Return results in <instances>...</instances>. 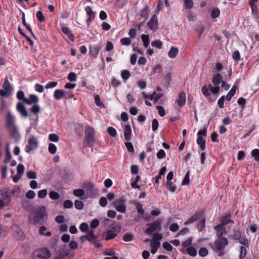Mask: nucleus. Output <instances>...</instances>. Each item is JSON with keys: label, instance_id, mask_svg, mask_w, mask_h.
Wrapping results in <instances>:
<instances>
[{"label": "nucleus", "instance_id": "nucleus-1", "mask_svg": "<svg viewBox=\"0 0 259 259\" xmlns=\"http://www.w3.org/2000/svg\"><path fill=\"white\" fill-rule=\"evenodd\" d=\"M16 97L18 100H22V102H19L16 105V109L21 117L26 118L30 116L24 105H31L33 104L29 109V112L36 115V121H37L38 118L37 114L40 111V107L37 104L39 101L38 97L35 95L31 94L29 96V98H26L22 91H18Z\"/></svg>", "mask_w": 259, "mask_h": 259}, {"label": "nucleus", "instance_id": "nucleus-2", "mask_svg": "<svg viewBox=\"0 0 259 259\" xmlns=\"http://www.w3.org/2000/svg\"><path fill=\"white\" fill-rule=\"evenodd\" d=\"M6 126L12 138L16 142L20 139L17 126L14 123V117L10 111H8L6 117Z\"/></svg>", "mask_w": 259, "mask_h": 259}, {"label": "nucleus", "instance_id": "nucleus-3", "mask_svg": "<svg viewBox=\"0 0 259 259\" xmlns=\"http://www.w3.org/2000/svg\"><path fill=\"white\" fill-rule=\"evenodd\" d=\"M48 214L46 212V208L42 206L37 209L34 214L33 224L34 225H41L45 223L47 221Z\"/></svg>", "mask_w": 259, "mask_h": 259}, {"label": "nucleus", "instance_id": "nucleus-4", "mask_svg": "<svg viewBox=\"0 0 259 259\" xmlns=\"http://www.w3.org/2000/svg\"><path fill=\"white\" fill-rule=\"evenodd\" d=\"M95 131L93 127L90 125L85 127V139L83 143L84 148L91 147L95 142L94 135Z\"/></svg>", "mask_w": 259, "mask_h": 259}, {"label": "nucleus", "instance_id": "nucleus-5", "mask_svg": "<svg viewBox=\"0 0 259 259\" xmlns=\"http://www.w3.org/2000/svg\"><path fill=\"white\" fill-rule=\"evenodd\" d=\"M228 244V239L226 237H221L215 240L213 245L210 243L209 246L215 252H219V256H222L224 254V248Z\"/></svg>", "mask_w": 259, "mask_h": 259}, {"label": "nucleus", "instance_id": "nucleus-6", "mask_svg": "<svg viewBox=\"0 0 259 259\" xmlns=\"http://www.w3.org/2000/svg\"><path fill=\"white\" fill-rule=\"evenodd\" d=\"M51 255V251L48 248L42 247L34 251L32 256L34 259H48Z\"/></svg>", "mask_w": 259, "mask_h": 259}, {"label": "nucleus", "instance_id": "nucleus-7", "mask_svg": "<svg viewBox=\"0 0 259 259\" xmlns=\"http://www.w3.org/2000/svg\"><path fill=\"white\" fill-rule=\"evenodd\" d=\"M148 227L145 231L147 235H151L153 232H159L161 230V223L160 220H157L152 223H148Z\"/></svg>", "mask_w": 259, "mask_h": 259}, {"label": "nucleus", "instance_id": "nucleus-8", "mask_svg": "<svg viewBox=\"0 0 259 259\" xmlns=\"http://www.w3.org/2000/svg\"><path fill=\"white\" fill-rule=\"evenodd\" d=\"M197 143L199 146L201 150H204L206 148V142L203 137H206L207 130L204 128L203 130H200L197 133Z\"/></svg>", "mask_w": 259, "mask_h": 259}, {"label": "nucleus", "instance_id": "nucleus-9", "mask_svg": "<svg viewBox=\"0 0 259 259\" xmlns=\"http://www.w3.org/2000/svg\"><path fill=\"white\" fill-rule=\"evenodd\" d=\"M125 199L123 196L120 197L118 199L115 200L113 204L114 207L118 212L124 213L126 211V205L125 204Z\"/></svg>", "mask_w": 259, "mask_h": 259}, {"label": "nucleus", "instance_id": "nucleus-10", "mask_svg": "<svg viewBox=\"0 0 259 259\" xmlns=\"http://www.w3.org/2000/svg\"><path fill=\"white\" fill-rule=\"evenodd\" d=\"M121 230V226L119 224L111 227L106 233L105 240L106 241L112 239L116 237Z\"/></svg>", "mask_w": 259, "mask_h": 259}, {"label": "nucleus", "instance_id": "nucleus-11", "mask_svg": "<svg viewBox=\"0 0 259 259\" xmlns=\"http://www.w3.org/2000/svg\"><path fill=\"white\" fill-rule=\"evenodd\" d=\"M3 88L4 90H0V96L4 97L8 96L11 95L12 91V88L11 87V84L9 81L8 76H6L5 78L4 82L3 84Z\"/></svg>", "mask_w": 259, "mask_h": 259}, {"label": "nucleus", "instance_id": "nucleus-12", "mask_svg": "<svg viewBox=\"0 0 259 259\" xmlns=\"http://www.w3.org/2000/svg\"><path fill=\"white\" fill-rule=\"evenodd\" d=\"M205 210L204 209H201L198 212H196L194 214L191 215L188 220L184 223L185 225H188L192 224L199 219H201L204 217Z\"/></svg>", "mask_w": 259, "mask_h": 259}, {"label": "nucleus", "instance_id": "nucleus-13", "mask_svg": "<svg viewBox=\"0 0 259 259\" xmlns=\"http://www.w3.org/2000/svg\"><path fill=\"white\" fill-rule=\"evenodd\" d=\"M12 233L13 237L17 240H21L23 238L24 234L21 228L17 225H14L11 228Z\"/></svg>", "mask_w": 259, "mask_h": 259}, {"label": "nucleus", "instance_id": "nucleus-14", "mask_svg": "<svg viewBox=\"0 0 259 259\" xmlns=\"http://www.w3.org/2000/svg\"><path fill=\"white\" fill-rule=\"evenodd\" d=\"M38 146V142L34 136L31 137L28 140V144L25 148V151L27 153L30 151L36 149Z\"/></svg>", "mask_w": 259, "mask_h": 259}, {"label": "nucleus", "instance_id": "nucleus-15", "mask_svg": "<svg viewBox=\"0 0 259 259\" xmlns=\"http://www.w3.org/2000/svg\"><path fill=\"white\" fill-rule=\"evenodd\" d=\"M102 47L103 45L102 44L97 46H90L89 47V54L93 58H96Z\"/></svg>", "mask_w": 259, "mask_h": 259}, {"label": "nucleus", "instance_id": "nucleus-16", "mask_svg": "<svg viewBox=\"0 0 259 259\" xmlns=\"http://www.w3.org/2000/svg\"><path fill=\"white\" fill-rule=\"evenodd\" d=\"M0 194L2 199L4 200L7 203H9L11 201V194L8 188H4L0 191Z\"/></svg>", "mask_w": 259, "mask_h": 259}, {"label": "nucleus", "instance_id": "nucleus-17", "mask_svg": "<svg viewBox=\"0 0 259 259\" xmlns=\"http://www.w3.org/2000/svg\"><path fill=\"white\" fill-rule=\"evenodd\" d=\"M73 255L74 254L70 255V250L69 249H66L65 250H62L54 259H68L70 256L73 257Z\"/></svg>", "mask_w": 259, "mask_h": 259}, {"label": "nucleus", "instance_id": "nucleus-18", "mask_svg": "<svg viewBox=\"0 0 259 259\" xmlns=\"http://www.w3.org/2000/svg\"><path fill=\"white\" fill-rule=\"evenodd\" d=\"M85 11L88 17L87 23L89 25L93 21L95 17V13L92 11L91 7L88 6L85 8Z\"/></svg>", "mask_w": 259, "mask_h": 259}, {"label": "nucleus", "instance_id": "nucleus-19", "mask_svg": "<svg viewBox=\"0 0 259 259\" xmlns=\"http://www.w3.org/2000/svg\"><path fill=\"white\" fill-rule=\"evenodd\" d=\"M84 189L85 190L87 194L89 197H92L94 192V185L92 182H89L84 184Z\"/></svg>", "mask_w": 259, "mask_h": 259}, {"label": "nucleus", "instance_id": "nucleus-20", "mask_svg": "<svg viewBox=\"0 0 259 259\" xmlns=\"http://www.w3.org/2000/svg\"><path fill=\"white\" fill-rule=\"evenodd\" d=\"M214 229L216 231L217 235L219 238L223 237V236L226 235L227 233V231L225 227L219 224L215 226L214 227Z\"/></svg>", "mask_w": 259, "mask_h": 259}, {"label": "nucleus", "instance_id": "nucleus-21", "mask_svg": "<svg viewBox=\"0 0 259 259\" xmlns=\"http://www.w3.org/2000/svg\"><path fill=\"white\" fill-rule=\"evenodd\" d=\"M124 137L125 141L128 142L131 140L132 128L130 124H126L124 128Z\"/></svg>", "mask_w": 259, "mask_h": 259}, {"label": "nucleus", "instance_id": "nucleus-22", "mask_svg": "<svg viewBox=\"0 0 259 259\" xmlns=\"http://www.w3.org/2000/svg\"><path fill=\"white\" fill-rule=\"evenodd\" d=\"M232 218V214L228 212L221 217L220 224L219 225L222 226H225L229 224V220Z\"/></svg>", "mask_w": 259, "mask_h": 259}, {"label": "nucleus", "instance_id": "nucleus-23", "mask_svg": "<svg viewBox=\"0 0 259 259\" xmlns=\"http://www.w3.org/2000/svg\"><path fill=\"white\" fill-rule=\"evenodd\" d=\"M178 97L177 103L180 107H182L186 103V94L184 92H181L179 93Z\"/></svg>", "mask_w": 259, "mask_h": 259}, {"label": "nucleus", "instance_id": "nucleus-24", "mask_svg": "<svg viewBox=\"0 0 259 259\" xmlns=\"http://www.w3.org/2000/svg\"><path fill=\"white\" fill-rule=\"evenodd\" d=\"M149 7L148 6H146L144 8L141 10L139 18V20H140L141 18H144L145 21H146L149 17Z\"/></svg>", "mask_w": 259, "mask_h": 259}, {"label": "nucleus", "instance_id": "nucleus-25", "mask_svg": "<svg viewBox=\"0 0 259 259\" xmlns=\"http://www.w3.org/2000/svg\"><path fill=\"white\" fill-rule=\"evenodd\" d=\"M62 31L63 32V33H64L67 36V37L71 41H74V35L73 34V33L71 32V31L68 27L65 26H63V27H62Z\"/></svg>", "mask_w": 259, "mask_h": 259}, {"label": "nucleus", "instance_id": "nucleus-26", "mask_svg": "<svg viewBox=\"0 0 259 259\" xmlns=\"http://www.w3.org/2000/svg\"><path fill=\"white\" fill-rule=\"evenodd\" d=\"M20 248L21 252L24 254L28 253L30 251V245L28 242L23 243L21 245Z\"/></svg>", "mask_w": 259, "mask_h": 259}, {"label": "nucleus", "instance_id": "nucleus-27", "mask_svg": "<svg viewBox=\"0 0 259 259\" xmlns=\"http://www.w3.org/2000/svg\"><path fill=\"white\" fill-rule=\"evenodd\" d=\"M222 80V75L220 73L215 74L212 77V82L215 86L219 85Z\"/></svg>", "mask_w": 259, "mask_h": 259}, {"label": "nucleus", "instance_id": "nucleus-28", "mask_svg": "<svg viewBox=\"0 0 259 259\" xmlns=\"http://www.w3.org/2000/svg\"><path fill=\"white\" fill-rule=\"evenodd\" d=\"M206 218L203 217L197 223V229L199 232H202L205 228Z\"/></svg>", "mask_w": 259, "mask_h": 259}, {"label": "nucleus", "instance_id": "nucleus-29", "mask_svg": "<svg viewBox=\"0 0 259 259\" xmlns=\"http://www.w3.org/2000/svg\"><path fill=\"white\" fill-rule=\"evenodd\" d=\"M242 236V233L238 228H234L232 232V237L235 240H238Z\"/></svg>", "mask_w": 259, "mask_h": 259}, {"label": "nucleus", "instance_id": "nucleus-30", "mask_svg": "<svg viewBox=\"0 0 259 259\" xmlns=\"http://www.w3.org/2000/svg\"><path fill=\"white\" fill-rule=\"evenodd\" d=\"M65 92L61 90H56L54 93V97L57 100H60L64 96Z\"/></svg>", "mask_w": 259, "mask_h": 259}, {"label": "nucleus", "instance_id": "nucleus-31", "mask_svg": "<svg viewBox=\"0 0 259 259\" xmlns=\"http://www.w3.org/2000/svg\"><path fill=\"white\" fill-rule=\"evenodd\" d=\"M179 50L177 48L172 47L170 48L168 52V55L169 58L173 59L175 58L178 54Z\"/></svg>", "mask_w": 259, "mask_h": 259}, {"label": "nucleus", "instance_id": "nucleus-32", "mask_svg": "<svg viewBox=\"0 0 259 259\" xmlns=\"http://www.w3.org/2000/svg\"><path fill=\"white\" fill-rule=\"evenodd\" d=\"M147 26L150 29L156 31L158 27V22L157 21H154L150 20L147 23Z\"/></svg>", "mask_w": 259, "mask_h": 259}, {"label": "nucleus", "instance_id": "nucleus-33", "mask_svg": "<svg viewBox=\"0 0 259 259\" xmlns=\"http://www.w3.org/2000/svg\"><path fill=\"white\" fill-rule=\"evenodd\" d=\"M59 174L63 178H66L70 175V171L66 167H63L60 169Z\"/></svg>", "mask_w": 259, "mask_h": 259}, {"label": "nucleus", "instance_id": "nucleus-34", "mask_svg": "<svg viewBox=\"0 0 259 259\" xmlns=\"http://www.w3.org/2000/svg\"><path fill=\"white\" fill-rule=\"evenodd\" d=\"M141 39L143 42V46L145 48L148 47L150 44L149 35L146 34H142L141 36Z\"/></svg>", "mask_w": 259, "mask_h": 259}, {"label": "nucleus", "instance_id": "nucleus-35", "mask_svg": "<svg viewBox=\"0 0 259 259\" xmlns=\"http://www.w3.org/2000/svg\"><path fill=\"white\" fill-rule=\"evenodd\" d=\"M75 132L78 136H82L83 132V125L78 124L75 128Z\"/></svg>", "mask_w": 259, "mask_h": 259}, {"label": "nucleus", "instance_id": "nucleus-36", "mask_svg": "<svg viewBox=\"0 0 259 259\" xmlns=\"http://www.w3.org/2000/svg\"><path fill=\"white\" fill-rule=\"evenodd\" d=\"M95 102L96 105L97 106L100 107V108H103V107H105L104 104L101 101L100 96L98 95H96L95 96Z\"/></svg>", "mask_w": 259, "mask_h": 259}, {"label": "nucleus", "instance_id": "nucleus-37", "mask_svg": "<svg viewBox=\"0 0 259 259\" xmlns=\"http://www.w3.org/2000/svg\"><path fill=\"white\" fill-rule=\"evenodd\" d=\"M36 17L38 21L40 22H44L46 21L45 17L41 11H38L36 12Z\"/></svg>", "mask_w": 259, "mask_h": 259}, {"label": "nucleus", "instance_id": "nucleus-38", "mask_svg": "<svg viewBox=\"0 0 259 259\" xmlns=\"http://www.w3.org/2000/svg\"><path fill=\"white\" fill-rule=\"evenodd\" d=\"M184 5L185 9H191L194 5L193 0H184Z\"/></svg>", "mask_w": 259, "mask_h": 259}, {"label": "nucleus", "instance_id": "nucleus-39", "mask_svg": "<svg viewBox=\"0 0 259 259\" xmlns=\"http://www.w3.org/2000/svg\"><path fill=\"white\" fill-rule=\"evenodd\" d=\"M251 155L254 160L259 163V149H254L251 151Z\"/></svg>", "mask_w": 259, "mask_h": 259}, {"label": "nucleus", "instance_id": "nucleus-40", "mask_svg": "<svg viewBox=\"0 0 259 259\" xmlns=\"http://www.w3.org/2000/svg\"><path fill=\"white\" fill-rule=\"evenodd\" d=\"M195 30L199 33V35H202L205 30V27L202 24H198L195 26Z\"/></svg>", "mask_w": 259, "mask_h": 259}, {"label": "nucleus", "instance_id": "nucleus-41", "mask_svg": "<svg viewBox=\"0 0 259 259\" xmlns=\"http://www.w3.org/2000/svg\"><path fill=\"white\" fill-rule=\"evenodd\" d=\"M239 242L243 245V246H246L247 247H249V242L248 239L245 237H240V239L238 240Z\"/></svg>", "mask_w": 259, "mask_h": 259}, {"label": "nucleus", "instance_id": "nucleus-42", "mask_svg": "<svg viewBox=\"0 0 259 259\" xmlns=\"http://www.w3.org/2000/svg\"><path fill=\"white\" fill-rule=\"evenodd\" d=\"M246 246H241L240 247V251L239 254V258L240 259L244 258L247 254Z\"/></svg>", "mask_w": 259, "mask_h": 259}, {"label": "nucleus", "instance_id": "nucleus-43", "mask_svg": "<svg viewBox=\"0 0 259 259\" xmlns=\"http://www.w3.org/2000/svg\"><path fill=\"white\" fill-rule=\"evenodd\" d=\"M220 14V11L218 8H213L211 12V17L212 19L218 18Z\"/></svg>", "mask_w": 259, "mask_h": 259}, {"label": "nucleus", "instance_id": "nucleus-44", "mask_svg": "<svg viewBox=\"0 0 259 259\" xmlns=\"http://www.w3.org/2000/svg\"><path fill=\"white\" fill-rule=\"evenodd\" d=\"M108 134L111 137H115L116 136L117 132L116 130L112 127L109 126L108 127L107 130Z\"/></svg>", "mask_w": 259, "mask_h": 259}, {"label": "nucleus", "instance_id": "nucleus-45", "mask_svg": "<svg viewBox=\"0 0 259 259\" xmlns=\"http://www.w3.org/2000/svg\"><path fill=\"white\" fill-rule=\"evenodd\" d=\"M187 252L191 256H195L197 254L196 249L193 247H190L187 249Z\"/></svg>", "mask_w": 259, "mask_h": 259}, {"label": "nucleus", "instance_id": "nucleus-46", "mask_svg": "<svg viewBox=\"0 0 259 259\" xmlns=\"http://www.w3.org/2000/svg\"><path fill=\"white\" fill-rule=\"evenodd\" d=\"M131 74L130 71H128L127 70H123L121 71V77L124 80H126V79H128L130 78V77L131 76Z\"/></svg>", "mask_w": 259, "mask_h": 259}, {"label": "nucleus", "instance_id": "nucleus-47", "mask_svg": "<svg viewBox=\"0 0 259 259\" xmlns=\"http://www.w3.org/2000/svg\"><path fill=\"white\" fill-rule=\"evenodd\" d=\"M87 236L88 237V240L90 242L93 241L94 239L96 238V237L95 236L94 234V231L93 230L89 231V232L87 234Z\"/></svg>", "mask_w": 259, "mask_h": 259}, {"label": "nucleus", "instance_id": "nucleus-48", "mask_svg": "<svg viewBox=\"0 0 259 259\" xmlns=\"http://www.w3.org/2000/svg\"><path fill=\"white\" fill-rule=\"evenodd\" d=\"M135 206H136V208L137 210L138 213L141 214H144V210L143 208L142 205L141 203H140L139 202H136L135 203Z\"/></svg>", "mask_w": 259, "mask_h": 259}, {"label": "nucleus", "instance_id": "nucleus-49", "mask_svg": "<svg viewBox=\"0 0 259 259\" xmlns=\"http://www.w3.org/2000/svg\"><path fill=\"white\" fill-rule=\"evenodd\" d=\"M208 88L210 90V92L213 94H216L218 93L220 89V87L218 85L216 87H213L210 84L208 85Z\"/></svg>", "mask_w": 259, "mask_h": 259}, {"label": "nucleus", "instance_id": "nucleus-50", "mask_svg": "<svg viewBox=\"0 0 259 259\" xmlns=\"http://www.w3.org/2000/svg\"><path fill=\"white\" fill-rule=\"evenodd\" d=\"M190 171H188L187 173L185 174V177L182 182L183 185H188L190 183Z\"/></svg>", "mask_w": 259, "mask_h": 259}, {"label": "nucleus", "instance_id": "nucleus-51", "mask_svg": "<svg viewBox=\"0 0 259 259\" xmlns=\"http://www.w3.org/2000/svg\"><path fill=\"white\" fill-rule=\"evenodd\" d=\"M232 58L235 62L240 60L241 56L239 52L237 50L235 51L232 54Z\"/></svg>", "mask_w": 259, "mask_h": 259}, {"label": "nucleus", "instance_id": "nucleus-52", "mask_svg": "<svg viewBox=\"0 0 259 259\" xmlns=\"http://www.w3.org/2000/svg\"><path fill=\"white\" fill-rule=\"evenodd\" d=\"M131 39L129 37H123L120 39V42L122 45L129 46L131 44Z\"/></svg>", "mask_w": 259, "mask_h": 259}, {"label": "nucleus", "instance_id": "nucleus-53", "mask_svg": "<svg viewBox=\"0 0 259 259\" xmlns=\"http://www.w3.org/2000/svg\"><path fill=\"white\" fill-rule=\"evenodd\" d=\"M75 207L78 210H81L83 208L84 204L80 200H75L74 202Z\"/></svg>", "mask_w": 259, "mask_h": 259}, {"label": "nucleus", "instance_id": "nucleus-54", "mask_svg": "<svg viewBox=\"0 0 259 259\" xmlns=\"http://www.w3.org/2000/svg\"><path fill=\"white\" fill-rule=\"evenodd\" d=\"M152 46L155 47L158 49H161L162 46V42L160 40H156L151 42Z\"/></svg>", "mask_w": 259, "mask_h": 259}, {"label": "nucleus", "instance_id": "nucleus-55", "mask_svg": "<svg viewBox=\"0 0 259 259\" xmlns=\"http://www.w3.org/2000/svg\"><path fill=\"white\" fill-rule=\"evenodd\" d=\"M73 194L77 197H81L84 195V192L82 189H77L74 190Z\"/></svg>", "mask_w": 259, "mask_h": 259}, {"label": "nucleus", "instance_id": "nucleus-56", "mask_svg": "<svg viewBox=\"0 0 259 259\" xmlns=\"http://www.w3.org/2000/svg\"><path fill=\"white\" fill-rule=\"evenodd\" d=\"M164 78L166 83V87H169L170 84V81L171 80V74L170 73L166 74L164 77Z\"/></svg>", "mask_w": 259, "mask_h": 259}, {"label": "nucleus", "instance_id": "nucleus-57", "mask_svg": "<svg viewBox=\"0 0 259 259\" xmlns=\"http://www.w3.org/2000/svg\"><path fill=\"white\" fill-rule=\"evenodd\" d=\"M125 145L129 152L132 153H134V152H135L134 148L133 145V144L131 142L125 143Z\"/></svg>", "mask_w": 259, "mask_h": 259}, {"label": "nucleus", "instance_id": "nucleus-58", "mask_svg": "<svg viewBox=\"0 0 259 259\" xmlns=\"http://www.w3.org/2000/svg\"><path fill=\"white\" fill-rule=\"evenodd\" d=\"M208 253V250L205 247H201L199 250V255L202 257L205 256L207 255Z\"/></svg>", "mask_w": 259, "mask_h": 259}, {"label": "nucleus", "instance_id": "nucleus-59", "mask_svg": "<svg viewBox=\"0 0 259 259\" xmlns=\"http://www.w3.org/2000/svg\"><path fill=\"white\" fill-rule=\"evenodd\" d=\"M57 147L52 143H50L49 145V151L52 154H54L56 152Z\"/></svg>", "mask_w": 259, "mask_h": 259}, {"label": "nucleus", "instance_id": "nucleus-60", "mask_svg": "<svg viewBox=\"0 0 259 259\" xmlns=\"http://www.w3.org/2000/svg\"><path fill=\"white\" fill-rule=\"evenodd\" d=\"M49 194L50 198L53 200H57L59 198V195L57 192L50 191Z\"/></svg>", "mask_w": 259, "mask_h": 259}, {"label": "nucleus", "instance_id": "nucleus-61", "mask_svg": "<svg viewBox=\"0 0 259 259\" xmlns=\"http://www.w3.org/2000/svg\"><path fill=\"white\" fill-rule=\"evenodd\" d=\"M156 109L158 110L159 115L163 117L165 114V111L163 107L161 106H157L156 107Z\"/></svg>", "mask_w": 259, "mask_h": 259}, {"label": "nucleus", "instance_id": "nucleus-62", "mask_svg": "<svg viewBox=\"0 0 259 259\" xmlns=\"http://www.w3.org/2000/svg\"><path fill=\"white\" fill-rule=\"evenodd\" d=\"M134 238V236L132 234L130 233H125L123 239L125 242H128L132 241Z\"/></svg>", "mask_w": 259, "mask_h": 259}, {"label": "nucleus", "instance_id": "nucleus-63", "mask_svg": "<svg viewBox=\"0 0 259 259\" xmlns=\"http://www.w3.org/2000/svg\"><path fill=\"white\" fill-rule=\"evenodd\" d=\"M73 202L69 200H66L64 201L63 206L65 208H70L73 207Z\"/></svg>", "mask_w": 259, "mask_h": 259}, {"label": "nucleus", "instance_id": "nucleus-64", "mask_svg": "<svg viewBox=\"0 0 259 259\" xmlns=\"http://www.w3.org/2000/svg\"><path fill=\"white\" fill-rule=\"evenodd\" d=\"M49 139L52 142H57L59 141V137L55 134H52L49 135Z\"/></svg>", "mask_w": 259, "mask_h": 259}]
</instances>
